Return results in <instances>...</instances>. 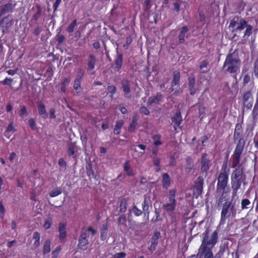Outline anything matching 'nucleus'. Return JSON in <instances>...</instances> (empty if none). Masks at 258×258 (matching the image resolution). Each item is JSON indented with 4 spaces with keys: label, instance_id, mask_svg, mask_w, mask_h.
<instances>
[{
    "label": "nucleus",
    "instance_id": "nucleus-26",
    "mask_svg": "<svg viewBox=\"0 0 258 258\" xmlns=\"http://www.w3.org/2000/svg\"><path fill=\"white\" fill-rule=\"evenodd\" d=\"M13 12L12 5L8 3L3 6L0 10V18L3 15Z\"/></svg>",
    "mask_w": 258,
    "mask_h": 258
},
{
    "label": "nucleus",
    "instance_id": "nucleus-34",
    "mask_svg": "<svg viewBox=\"0 0 258 258\" xmlns=\"http://www.w3.org/2000/svg\"><path fill=\"white\" fill-rule=\"evenodd\" d=\"M33 239L35 240L33 243V246L37 248L40 245V234L37 232L35 231L33 233Z\"/></svg>",
    "mask_w": 258,
    "mask_h": 258
},
{
    "label": "nucleus",
    "instance_id": "nucleus-44",
    "mask_svg": "<svg viewBox=\"0 0 258 258\" xmlns=\"http://www.w3.org/2000/svg\"><path fill=\"white\" fill-rule=\"evenodd\" d=\"M246 29L244 31V34L243 35V38H247L250 35H251L252 33V27L250 25L246 24V26H245Z\"/></svg>",
    "mask_w": 258,
    "mask_h": 258
},
{
    "label": "nucleus",
    "instance_id": "nucleus-38",
    "mask_svg": "<svg viewBox=\"0 0 258 258\" xmlns=\"http://www.w3.org/2000/svg\"><path fill=\"white\" fill-rule=\"evenodd\" d=\"M127 201L125 198L121 199L119 204V212L121 213H124L126 212L127 209Z\"/></svg>",
    "mask_w": 258,
    "mask_h": 258
},
{
    "label": "nucleus",
    "instance_id": "nucleus-4",
    "mask_svg": "<svg viewBox=\"0 0 258 258\" xmlns=\"http://www.w3.org/2000/svg\"><path fill=\"white\" fill-rule=\"evenodd\" d=\"M243 120H241L240 123H237L235 125L234 134L233 140L237 141L235 148L233 152V154H242L244 151V146L246 143V140L243 138Z\"/></svg>",
    "mask_w": 258,
    "mask_h": 258
},
{
    "label": "nucleus",
    "instance_id": "nucleus-50",
    "mask_svg": "<svg viewBox=\"0 0 258 258\" xmlns=\"http://www.w3.org/2000/svg\"><path fill=\"white\" fill-rule=\"evenodd\" d=\"M84 75L85 70L82 68H79L77 70V73L75 78L82 80Z\"/></svg>",
    "mask_w": 258,
    "mask_h": 258
},
{
    "label": "nucleus",
    "instance_id": "nucleus-58",
    "mask_svg": "<svg viewBox=\"0 0 258 258\" xmlns=\"http://www.w3.org/2000/svg\"><path fill=\"white\" fill-rule=\"evenodd\" d=\"M176 164L175 157L174 155H172L169 157V165L173 167Z\"/></svg>",
    "mask_w": 258,
    "mask_h": 258
},
{
    "label": "nucleus",
    "instance_id": "nucleus-27",
    "mask_svg": "<svg viewBox=\"0 0 258 258\" xmlns=\"http://www.w3.org/2000/svg\"><path fill=\"white\" fill-rule=\"evenodd\" d=\"M247 22L243 18L240 19L239 23V25L234 29L232 30V32L234 33V36L236 35V33L239 31H241L244 29L246 26Z\"/></svg>",
    "mask_w": 258,
    "mask_h": 258
},
{
    "label": "nucleus",
    "instance_id": "nucleus-21",
    "mask_svg": "<svg viewBox=\"0 0 258 258\" xmlns=\"http://www.w3.org/2000/svg\"><path fill=\"white\" fill-rule=\"evenodd\" d=\"M37 109L39 115L44 119L47 118L48 114L46 111L45 106L42 101L38 102Z\"/></svg>",
    "mask_w": 258,
    "mask_h": 258
},
{
    "label": "nucleus",
    "instance_id": "nucleus-1",
    "mask_svg": "<svg viewBox=\"0 0 258 258\" xmlns=\"http://www.w3.org/2000/svg\"><path fill=\"white\" fill-rule=\"evenodd\" d=\"M242 154H232L231 167L234 169L231 175V183L233 196H236L242 183L245 182L246 177L244 167L240 164Z\"/></svg>",
    "mask_w": 258,
    "mask_h": 258
},
{
    "label": "nucleus",
    "instance_id": "nucleus-62",
    "mask_svg": "<svg viewBox=\"0 0 258 258\" xmlns=\"http://www.w3.org/2000/svg\"><path fill=\"white\" fill-rule=\"evenodd\" d=\"M51 224H52L51 219H48L46 220H45L44 223L43 224V226L45 229H48L51 227Z\"/></svg>",
    "mask_w": 258,
    "mask_h": 258
},
{
    "label": "nucleus",
    "instance_id": "nucleus-42",
    "mask_svg": "<svg viewBox=\"0 0 258 258\" xmlns=\"http://www.w3.org/2000/svg\"><path fill=\"white\" fill-rule=\"evenodd\" d=\"M19 115L23 118L24 116H27L28 113L27 112V109L26 106L22 105H20V109L18 112Z\"/></svg>",
    "mask_w": 258,
    "mask_h": 258
},
{
    "label": "nucleus",
    "instance_id": "nucleus-10",
    "mask_svg": "<svg viewBox=\"0 0 258 258\" xmlns=\"http://www.w3.org/2000/svg\"><path fill=\"white\" fill-rule=\"evenodd\" d=\"M150 207H152V202L150 197L147 195H145L144 201L142 203V208L143 211L144 212V216H147L148 218H149L150 213Z\"/></svg>",
    "mask_w": 258,
    "mask_h": 258
},
{
    "label": "nucleus",
    "instance_id": "nucleus-40",
    "mask_svg": "<svg viewBox=\"0 0 258 258\" xmlns=\"http://www.w3.org/2000/svg\"><path fill=\"white\" fill-rule=\"evenodd\" d=\"M230 168L228 166V161H224L222 165L221 171L220 173H222L223 174H229L230 172Z\"/></svg>",
    "mask_w": 258,
    "mask_h": 258
},
{
    "label": "nucleus",
    "instance_id": "nucleus-15",
    "mask_svg": "<svg viewBox=\"0 0 258 258\" xmlns=\"http://www.w3.org/2000/svg\"><path fill=\"white\" fill-rule=\"evenodd\" d=\"M196 77L194 74H191L188 78V90L190 95H194L196 93L195 88Z\"/></svg>",
    "mask_w": 258,
    "mask_h": 258
},
{
    "label": "nucleus",
    "instance_id": "nucleus-37",
    "mask_svg": "<svg viewBox=\"0 0 258 258\" xmlns=\"http://www.w3.org/2000/svg\"><path fill=\"white\" fill-rule=\"evenodd\" d=\"M161 159L159 157H154L153 158V165L156 166V171L159 172L161 170V166L160 165Z\"/></svg>",
    "mask_w": 258,
    "mask_h": 258
},
{
    "label": "nucleus",
    "instance_id": "nucleus-60",
    "mask_svg": "<svg viewBox=\"0 0 258 258\" xmlns=\"http://www.w3.org/2000/svg\"><path fill=\"white\" fill-rule=\"evenodd\" d=\"M155 217H153L151 219V222L153 223H156L157 222H158L161 220V219L160 218V213L157 210H156L155 211Z\"/></svg>",
    "mask_w": 258,
    "mask_h": 258
},
{
    "label": "nucleus",
    "instance_id": "nucleus-41",
    "mask_svg": "<svg viewBox=\"0 0 258 258\" xmlns=\"http://www.w3.org/2000/svg\"><path fill=\"white\" fill-rule=\"evenodd\" d=\"M161 136L160 135L157 134L152 136V139L153 140V145L156 146L162 145V143L161 141Z\"/></svg>",
    "mask_w": 258,
    "mask_h": 258
},
{
    "label": "nucleus",
    "instance_id": "nucleus-47",
    "mask_svg": "<svg viewBox=\"0 0 258 258\" xmlns=\"http://www.w3.org/2000/svg\"><path fill=\"white\" fill-rule=\"evenodd\" d=\"M250 205V201L247 199H243L241 200V209H247L250 208L248 206Z\"/></svg>",
    "mask_w": 258,
    "mask_h": 258
},
{
    "label": "nucleus",
    "instance_id": "nucleus-29",
    "mask_svg": "<svg viewBox=\"0 0 258 258\" xmlns=\"http://www.w3.org/2000/svg\"><path fill=\"white\" fill-rule=\"evenodd\" d=\"M176 189L175 188L171 189L169 190L167 196L169 203L177 204V200L176 199Z\"/></svg>",
    "mask_w": 258,
    "mask_h": 258
},
{
    "label": "nucleus",
    "instance_id": "nucleus-51",
    "mask_svg": "<svg viewBox=\"0 0 258 258\" xmlns=\"http://www.w3.org/2000/svg\"><path fill=\"white\" fill-rule=\"evenodd\" d=\"M249 99H250V100H253L252 94L250 91H248L243 94V102H247Z\"/></svg>",
    "mask_w": 258,
    "mask_h": 258
},
{
    "label": "nucleus",
    "instance_id": "nucleus-18",
    "mask_svg": "<svg viewBox=\"0 0 258 258\" xmlns=\"http://www.w3.org/2000/svg\"><path fill=\"white\" fill-rule=\"evenodd\" d=\"M86 170L87 176L89 177L90 179L93 178H94V179L98 180V176L95 174V172L93 169L92 164L91 163H89L86 165Z\"/></svg>",
    "mask_w": 258,
    "mask_h": 258
},
{
    "label": "nucleus",
    "instance_id": "nucleus-30",
    "mask_svg": "<svg viewBox=\"0 0 258 258\" xmlns=\"http://www.w3.org/2000/svg\"><path fill=\"white\" fill-rule=\"evenodd\" d=\"M36 7L37 11L32 18V21H34L35 23L39 21L42 15V9L41 6L39 5H37Z\"/></svg>",
    "mask_w": 258,
    "mask_h": 258
},
{
    "label": "nucleus",
    "instance_id": "nucleus-11",
    "mask_svg": "<svg viewBox=\"0 0 258 258\" xmlns=\"http://www.w3.org/2000/svg\"><path fill=\"white\" fill-rule=\"evenodd\" d=\"M121 85L123 93V96L125 98L129 99L131 97V88L130 81L127 79H123L121 81Z\"/></svg>",
    "mask_w": 258,
    "mask_h": 258
},
{
    "label": "nucleus",
    "instance_id": "nucleus-35",
    "mask_svg": "<svg viewBox=\"0 0 258 258\" xmlns=\"http://www.w3.org/2000/svg\"><path fill=\"white\" fill-rule=\"evenodd\" d=\"M51 241L49 239L46 240L43 246L42 252L43 254H46L50 251Z\"/></svg>",
    "mask_w": 258,
    "mask_h": 258
},
{
    "label": "nucleus",
    "instance_id": "nucleus-14",
    "mask_svg": "<svg viewBox=\"0 0 258 258\" xmlns=\"http://www.w3.org/2000/svg\"><path fill=\"white\" fill-rule=\"evenodd\" d=\"M58 238L61 243H64L66 242L67 236L66 224L59 223L58 224Z\"/></svg>",
    "mask_w": 258,
    "mask_h": 258
},
{
    "label": "nucleus",
    "instance_id": "nucleus-8",
    "mask_svg": "<svg viewBox=\"0 0 258 258\" xmlns=\"http://www.w3.org/2000/svg\"><path fill=\"white\" fill-rule=\"evenodd\" d=\"M171 120L173 124V128L175 131H176L177 128L182 129L181 124L182 122L183 119L180 110H178L176 113L171 116Z\"/></svg>",
    "mask_w": 258,
    "mask_h": 258
},
{
    "label": "nucleus",
    "instance_id": "nucleus-52",
    "mask_svg": "<svg viewBox=\"0 0 258 258\" xmlns=\"http://www.w3.org/2000/svg\"><path fill=\"white\" fill-rule=\"evenodd\" d=\"M161 233L159 231H155L151 238V242L158 243V239L160 237Z\"/></svg>",
    "mask_w": 258,
    "mask_h": 258
},
{
    "label": "nucleus",
    "instance_id": "nucleus-24",
    "mask_svg": "<svg viewBox=\"0 0 258 258\" xmlns=\"http://www.w3.org/2000/svg\"><path fill=\"white\" fill-rule=\"evenodd\" d=\"M180 74L178 70L174 71L173 73V79L171 83L172 87L177 86V88L179 87Z\"/></svg>",
    "mask_w": 258,
    "mask_h": 258
},
{
    "label": "nucleus",
    "instance_id": "nucleus-64",
    "mask_svg": "<svg viewBox=\"0 0 258 258\" xmlns=\"http://www.w3.org/2000/svg\"><path fill=\"white\" fill-rule=\"evenodd\" d=\"M253 144L254 148L258 151V132L256 133L253 138Z\"/></svg>",
    "mask_w": 258,
    "mask_h": 258
},
{
    "label": "nucleus",
    "instance_id": "nucleus-28",
    "mask_svg": "<svg viewBox=\"0 0 258 258\" xmlns=\"http://www.w3.org/2000/svg\"><path fill=\"white\" fill-rule=\"evenodd\" d=\"M163 97V95L161 93H157L156 96L154 97H150L148 103L151 105L153 103L159 104L161 101Z\"/></svg>",
    "mask_w": 258,
    "mask_h": 258
},
{
    "label": "nucleus",
    "instance_id": "nucleus-6",
    "mask_svg": "<svg viewBox=\"0 0 258 258\" xmlns=\"http://www.w3.org/2000/svg\"><path fill=\"white\" fill-rule=\"evenodd\" d=\"M236 214V209L235 205L231 201L225 202L222 206L221 212V217L219 225L225 224L226 219L228 218H234Z\"/></svg>",
    "mask_w": 258,
    "mask_h": 258
},
{
    "label": "nucleus",
    "instance_id": "nucleus-56",
    "mask_svg": "<svg viewBox=\"0 0 258 258\" xmlns=\"http://www.w3.org/2000/svg\"><path fill=\"white\" fill-rule=\"evenodd\" d=\"M82 81V80H79L75 78L73 86L75 90H78L81 88V84Z\"/></svg>",
    "mask_w": 258,
    "mask_h": 258
},
{
    "label": "nucleus",
    "instance_id": "nucleus-25",
    "mask_svg": "<svg viewBox=\"0 0 258 258\" xmlns=\"http://www.w3.org/2000/svg\"><path fill=\"white\" fill-rule=\"evenodd\" d=\"M162 183L163 187L167 189L170 185L171 178L167 173H163L162 175Z\"/></svg>",
    "mask_w": 258,
    "mask_h": 258
},
{
    "label": "nucleus",
    "instance_id": "nucleus-39",
    "mask_svg": "<svg viewBox=\"0 0 258 258\" xmlns=\"http://www.w3.org/2000/svg\"><path fill=\"white\" fill-rule=\"evenodd\" d=\"M62 193V190L60 187H57L49 192V195L51 198L57 197Z\"/></svg>",
    "mask_w": 258,
    "mask_h": 258
},
{
    "label": "nucleus",
    "instance_id": "nucleus-32",
    "mask_svg": "<svg viewBox=\"0 0 258 258\" xmlns=\"http://www.w3.org/2000/svg\"><path fill=\"white\" fill-rule=\"evenodd\" d=\"M124 124V121L122 119L118 120L116 121V123L113 130V133L115 135H118L120 134L122 127Z\"/></svg>",
    "mask_w": 258,
    "mask_h": 258
},
{
    "label": "nucleus",
    "instance_id": "nucleus-12",
    "mask_svg": "<svg viewBox=\"0 0 258 258\" xmlns=\"http://www.w3.org/2000/svg\"><path fill=\"white\" fill-rule=\"evenodd\" d=\"M123 62V54L121 52L116 51V55L114 59L113 68L117 72H119L122 68Z\"/></svg>",
    "mask_w": 258,
    "mask_h": 258
},
{
    "label": "nucleus",
    "instance_id": "nucleus-9",
    "mask_svg": "<svg viewBox=\"0 0 258 258\" xmlns=\"http://www.w3.org/2000/svg\"><path fill=\"white\" fill-rule=\"evenodd\" d=\"M201 172H207L210 168V160L207 153H203L201 158Z\"/></svg>",
    "mask_w": 258,
    "mask_h": 258
},
{
    "label": "nucleus",
    "instance_id": "nucleus-63",
    "mask_svg": "<svg viewBox=\"0 0 258 258\" xmlns=\"http://www.w3.org/2000/svg\"><path fill=\"white\" fill-rule=\"evenodd\" d=\"M126 253L124 252H120L114 254L112 258H125Z\"/></svg>",
    "mask_w": 258,
    "mask_h": 258
},
{
    "label": "nucleus",
    "instance_id": "nucleus-19",
    "mask_svg": "<svg viewBox=\"0 0 258 258\" xmlns=\"http://www.w3.org/2000/svg\"><path fill=\"white\" fill-rule=\"evenodd\" d=\"M139 117L137 114L133 116L132 122L129 124L127 131L130 133H134L138 124Z\"/></svg>",
    "mask_w": 258,
    "mask_h": 258
},
{
    "label": "nucleus",
    "instance_id": "nucleus-20",
    "mask_svg": "<svg viewBox=\"0 0 258 258\" xmlns=\"http://www.w3.org/2000/svg\"><path fill=\"white\" fill-rule=\"evenodd\" d=\"M189 30V27L186 25L183 26L181 28L178 35V39L179 43L182 44L184 43L185 35L188 32Z\"/></svg>",
    "mask_w": 258,
    "mask_h": 258
},
{
    "label": "nucleus",
    "instance_id": "nucleus-55",
    "mask_svg": "<svg viewBox=\"0 0 258 258\" xmlns=\"http://www.w3.org/2000/svg\"><path fill=\"white\" fill-rule=\"evenodd\" d=\"M108 94H110V96H113L116 91V88L115 86L110 85L107 87Z\"/></svg>",
    "mask_w": 258,
    "mask_h": 258
},
{
    "label": "nucleus",
    "instance_id": "nucleus-3",
    "mask_svg": "<svg viewBox=\"0 0 258 258\" xmlns=\"http://www.w3.org/2000/svg\"><path fill=\"white\" fill-rule=\"evenodd\" d=\"M241 66V60L238 56L237 49L232 52L231 50L226 55L223 65V69L226 73L236 77L239 72Z\"/></svg>",
    "mask_w": 258,
    "mask_h": 258
},
{
    "label": "nucleus",
    "instance_id": "nucleus-22",
    "mask_svg": "<svg viewBox=\"0 0 258 258\" xmlns=\"http://www.w3.org/2000/svg\"><path fill=\"white\" fill-rule=\"evenodd\" d=\"M96 63V57L93 54H89L88 55L87 61V71H92L95 69Z\"/></svg>",
    "mask_w": 258,
    "mask_h": 258
},
{
    "label": "nucleus",
    "instance_id": "nucleus-23",
    "mask_svg": "<svg viewBox=\"0 0 258 258\" xmlns=\"http://www.w3.org/2000/svg\"><path fill=\"white\" fill-rule=\"evenodd\" d=\"M108 224L106 222L102 224L100 228V239L102 241L106 240L108 234Z\"/></svg>",
    "mask_w": 258,
    "mask_h": 258
},
{
    "label": "nucleus",
    "instance_id": "nucleus-16",
    "mask_svg": "<svg viewBox=\"0 0 258 258\" xmlns=\"http://www.w3.org/2000/svg\"><path fill=\"white\" fill-rule=\"evenodd\" d=\"M176 207V204L168 202L163 204L162 208L168 215L171 216L175 211Z\"/></svg>",
    "mask_w": 258,
    "mask_h": 258
},
{
    "label": "nucleus",
    "instance_id": "nucleus-13",
    "mask_svg": "<svg viewBox=\"0 0 258 258\" xmlns=\"http://www.w3.org/2000/svg\"><path fill=\"white\" fill-rule=\"evenodd\" d=\"M204 181V178L201 176H199L195 182L194 191L198 195H201L202 194Z\"/></svg>",
    "mask_w": 258,
    "mask_h": 258
},
{
    "label": "nucleus",
    "instance_id": "nucleus-59",
    "mask_svg": "<svg viewBox=\"0 0 258 258\" xmlns=\"http://www.w3.org/2000/svg\"><path fill=\"white\" fill-rule=\"evenodd\" d=\"M253 72L255 76L258 79V59H256L253 63Z\"/></svg>",
    "mask_w": 258,
    "mask_h": 258
},
{
    "label": "nucleus",
    "instance_id": "nucleus-49",
    "mask_svg": "<svg viewBox=\"0 0 258 258\" xmlns=\"http://www.w3.org/2000/svg\"><path fill=\"white\" fill-rule=\"evenodd\" d=\"M126 217L124 214L121 215L118 218V223L120 225L126 226Z\"/></svg>",
    "mask_w": 258,
    "mask_h": 258
},
{
    "label": "nucleus",
    "instance_id": "nucleus-54",
    "mask_svg": "<svg viewBox=\"0 0 258 258\" xmlns=\"http://www.w3.org/2000/svg\"><path fill=\"white\" fill-rule=\"evenodd\" d=\"M43 31L42 26L40 25L37 26L33 32V34L35 36H38Z\"/></svg>",
    "mask_w": 258,
    "mask_h": 258
},
{
    "label": "nucleus",
    "instance_id": "nucleus-46",
    "mask_svg": "<svg viewBox=\"0 0 258 258\" xmlns=\"http://www.w3.org/2000/svg\"><path fill=\"white\" fill-rule=\"evenodd\" d=\"M199 117L201 120L203 119L205 116V107L202 104H201L199 106Z\"/></svg>",
    "mask_w": 258,
    "mask_h": 258
},
{
    "label": "nucleus",
    "instance_id": "nucleus-5",
    "mask_svg": "<svg viewBox=\"0 0 258 258\" xmlns=\"http://www.w3.org/2000/svg\"><path fill=\"white\" fill-rule=\"evenodd\" d=\"M91 232L92 236L97 233V230L91 226H89L87 228L83 227L81 230L80 234L78 239V243L77 248L81 251L86 250L89 244V234Z\"/></svg>",
    "mask_w": 258,
    "mask_h": 258
},
{
    "label": "nucleus",
    "instance_id": "nucleus-33",
    "mask_svg": "<svg viewBox=\"0 0 258 258\" xmlns=\"http://www.w3.org/2000/svg\"><path fill=\"white\" fill-rule=\"evenodd\" d=\"M71 79L70 77L65 78L60 84V91L62 93H66L67 91V87L70 83Z\"/></svg>",
    "mask_w": 258,
    "mask_h": 258
},
{
    "label": "nucleus",
    "instance_id": "nucleus-61",
    "mask_svg": "<svg viewBox=\"0 0 258 258\" xmlns=\"http://www.w3.org/2000/svg\"><path fill=\"white\" fill-rule=\"evenodd\" d=\"M250 81V77L248 74H245L243 78V85L246 86Z\"/></svg>",
    "mask_w": 258,
    "mask_h": 258
},
{
    "label": "nucleus",
    "instance_id": "nucleus-7",
    "mask_svg": "<svg viewBox=\"0 0 258 258\" xmlns=\"http://www.w3.org/2000/svg\"><path fill=\"white\" fill-rule=\"evenodd\" d=\"M228 180V174L219 173L217 178L216 191L217 193L221 192L222 196H223L226 193L225 189L227 186Z\"/></svg>",
    "mask_w": 258,
    "mask_h": 258
},
{
    "label": "nucleus",
    "instance_id": "nucleus-31",
    "mask_svg": "<svg viewBox=\"0 0 258 258\" xmlns=\"http://www.w3.org/2000/svg\"><path fill=\"white\" fill-rule=\"evenodd\" d=\"M185 162V171L186 173H189L192 171L194 168V164L191 158L189 156L186 157Z\"/></svg>",
    "mask_w": 258,
    "mask_h": 258
},
{
    "label": "nucleus",
    "instance_id": "nucleus-57",
    "mask_svg": "<svg viewBox=\"0 0 258 258\" xmlns=\"http://www.w3.org/2000/svg\"><path fill=\"white\" fill-rule=\"evenodd\" d=\"M56 41L58 45L61 44L64 41L65 37L64 35L60 34H58L56 36Z\"/></svg>",
    "mask_w": 258,
    "mask_h": 258
},
{
    "label": "nucleus",
    "instance_id": "nucleus-17",
    "mask_svg": "<svg viewBox=\"0 0 258 258\" xmlns=\"http://www.w3.org/2000/svg\"><path fill=\"white\" fill-rule=\"evenodd\" d=\"M123 168L124 171L128 176L133 177L135 176V172L131 166L130 161L129 160H126L125 161L123 164Z\"/></svg>",
    "mask_w": 258,
    "mask_h": 258
},
{
    "label": "nucleus",
    "instance_id": "nucleus-43",
    "mask_svg": "<svg viewBox=\"0 0 258 258\" xmlns=\"http://www.w3.org/2000/svg\"><path fill=\"white\" fill-rule=\"evenodd\" d=\"M77 25V20H74L69 25L67 28V31L71 33L74 31L75 27Z\"/></svg>",
    "mask_w": 258,
    "mask_h": 258
},
{
    "label": "nucleus",
    "instance_id": "nucleus-36",
    "mask_svg": "<svg viewBox=\"0 0 258 258\" xmlns=\"http://www.w3.org/2000/svg\"><path fill=\"white\" fill-rule=\"evenodd\" d=\"M75 145L72 143H71L68 145V152L69 155V156L72 157L73 158H76L77 157V155L75 151Z\"/></svg>",
    "mask_w": 258,
    "mask_h": 258
},
{
    "label": "nucleus",
    "instance_id": "nucleus-53",
    "mask_svg": "<svg viewBox=\"0 0 258 258\" xmlns=\"http://www.w3.org/2000/svg\"><path fill=\"white\" fill-rule=\"evenodd\" d=\"M29 126L32 130L35 131L37 129L36 123L34 118L31 117L28 119Z\"/></svg>",
    "mask_w": 258,
    "mask_h": 258
},
{
    "label": "nucleus",
    "instance_id": "nucleus-2",
    "mask_svg": "<svg viewBox=\"0 0 258 258\" xmlns=\"http://www.w3.org/2000/svg\"><path fill=\"white\" fill-rule=\"evenodd\" d=\"M209 231L206 229L203 233L202 243L199 248V258H214L212 249L218 242V232L215 230L209 237Z\"/></svg>",
    "mask_w": 258,
    "mask_h": 258
},
{
    "label": "nucleus",
    "instance_id": "nucleus-48",
    "mask_svg": "<svg viewBox=\"0 0 258 258\" xmlns=\"http://www.w3.org/2000/svg\"><path fill=\"white\" fill-rule=\"evenodd\" d=\"M132 211L134 215L136 217H139L144 213L143 210L139 209L137 206L134 205L132 208Z\"/></svg>",
    "mask_w": 258,
    "mask_h": 258
},
{
    "label": "nucleus",
    "instance_id": "nucleus-45",
    "mask_svg": "<svg viewBox=\"0 0 258 258\" xmlns=\"http://www.w3.org/2000/svg\"><path fill=\"white\" fill-rule=\"evenodd\" d=\"M252 117L253 120H256L258 117V103H255L252 111L251 112Z\"/></svg>",
    "mask_w": 258,
    "mask_h": 258
}]
</instances>
